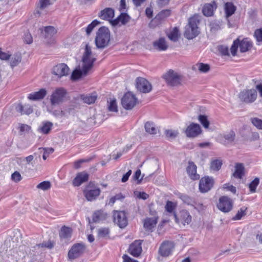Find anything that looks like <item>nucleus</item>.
<instances>
[{
  "mask_svg": "<svg viewBox=\"0 0 262 262\" xmlns=\"http://www.w3.org/2000/svg\"><path fill=\"white\" fill-rule=\"evenodd\" d=\"M92 53L91 48L88 45H86L84 54L82 56V67L81 70H75L71 75V79L76 80L82 76L86 75L88 72L93 68L94 63L96 61V58L92 56Z\"/></svg>",
  "mask_w": 262,
  "mask_h": 262,
  "instance_id": "1",
  "label": "nucleus"
},
{
  "mask_svg": "<svg viewBox=\"0 0 262 262\" xmlns=\"http://www.w3.org/2000/svg\"><path fill=\"white\" fill-rule=\"evenodd\" d=\"M111 33L108 28L106 27H100L96 33L95 44L99 49H104L106 47L110 41Z\"/></svg>",
  "mask_w": 262,
  "mask_h": 262,
  "instance_id": "2",
  "label": "nucleus"
},
{
  "mask_svg": "<svg viewBox=\"0 0 262 262\" xmlns=\"http://www.w3.org/2000/svg\"><path fill=\"white\" fill-rule=\"evenodd\" d=\"M200 23L199 15L194 14L189 18L188 24L186 26L184 36L188 39L195 37L199 33L198 25Z\"/></svg>",
  "mask_w": 262,
  "mask_h": 262,
  "instance_id": "3",
  "label": "nucleus"
},
{
  "mask_svg": "<svg viewBox=\"0 0 262 262\" xmlns=\"http://www.w3.org/2000/svg\"><path fill=\"white\" fill-rule=\"evenodd\" d=\"M100 193V188L93 181L89 182L83 190L84 196L89 202L96 200Z\"/></svg>",
  "mask_w": 262,
  "mask_h": 262,
  "instance_id": "4",
  "label": "nucleus"
},
{
  "mask_svg": "<svg viewBox=\"0 0 262 262\" xmlns=\"http://www.w3.org/2000/svg\"><path fill=\"white\" fill-rule=\"evenodd\" d=\"M252 46V42L248 38H245L242 40H240L239 38H237L233 41L230 48V52L232 55L235 56L236 55L238 47L241 52L244 53L250 50Z\"/></svg>",
  "mask_w": 262,
  "mask_h": 262,
  "instance_id": "5",
  "label": "nucleus"
},
{
  "mask_svg": "<svg viewBox=\"0 0 262 262\" xmlns=\"http://www.w3.org/2000/svg\"><path fill=\"white\" fill-rule=\"evenodd\" d=\"M175 248V244L174 242L165 240L162 242L158 251V259L160 260L161 258H165L172 255Z\"/></svg>",
  "mask_w": 262,
  "mask_h": 262,
  "instance_id": "6",
  "label": "nucleus"
},
{
  "mask_svg": "<svg viewBox=\"0 0 262 262\" xmlns=\"http://www.w3.org/2000/svg\"><path fill=\"white\" fill-rule=\"evenodd\" d=\"M68 92L62 87L56 88L50 96V102L52 105L63 102L67 98Z\"/></svg>",
  "mask_w": 262,
  "mask_h": 262,
  "instance_id": "7",
  "label": "nucleus"
},
{
  "mask_svg": "<svg viewBox=\"0 0 262 262\" xmlns=\"http://www.w3.org/2000/svg\"><path fill=\"white\" fill-rule=\"evenodd\" d=\"M138 103V99L135 95L130 92L125 93L121 99L123 107L127 110L133 109Z\"/></svg>",
  "mask_w": 262,
  "mask_h": 262,
  "instance_id": "8",
  "label": "nucleus"
},
{
  "mask_svg": "<svg viewBox=\"0 0 262 262\" xmlns=\"http://www.w3.org/2000/svg\"><path fill=\"white\" fill-rule=\"evenodd\" d=\"M257 94L253 89H244L238 94V98L241 101L245 103H252L257 99Z\"/></svg>",
  "mask_w": 262,
  "mask_h": 262,
  "instance_id": "9",
  "label": "nucleus"
},
{
  "mask_svg": "<svg viewBox=\"0 0 262 262\" xmlns=\"http://www.w3.org/2000/svg\"><path fill=\"white\" fill-rule=\"evenodd\" d=\"M163 79L170 86H177L181 84L182 77L172 70H169L163 75Z\"/></svg>",
  "mask_w": 262,
  "mask_h": 262,
  "instance_id": "10",
  "label": "nucleus"
},
{
  "mask_svg": "<svg viewBox=\"0 0 262 262\" xmlns=\"http://www.w3.org/2000/svg\"><path fill=\"white\" fill-rule=\"evenodd\" d=\"M175 222L178 224L189 225L192 221V216L186 210H182L180 211L179 215L174 213Z\"/></svg>",
  "mask_w": 262,
  "mask_h": 262,
  "instance_id": "11",
  "label": "nucleus"
},
{
  "mask_svg": "<svg viewBox=\"0 0 262 262\" xmlns=\"http://www.w3.org/2000/svg\"><path fill=\"white\" fill-rule=\"evenodd\" d=\"M171 14V11L165 9L160 12L155 17L152 19L149 24L150 28H155L160 25L162 22L165 20Z\"/></svg>",
  "mask_w": 262,
  "mask_h": 262,
  "instance_id": "12",
  "label": "nucleus"
},
{
  "mask_svg": "<svg viewBox=\"0 0 262 262\" xmlns=\"http://www.w3.org/2000/svg\"><path fill=\"white\" fill-rule=\"evenodd\" d=\"M217 207L220 210L223 212H229L233 208V202L229 197L223 196L219 199Z\"/></svg>",
  "mask_w": 262,
  "mask_h": 262,
  "instance_id": "13",
  "label": "nucleus"
},
{
  "mask_svg": "<svg viewBox=\"0 0 262 262\" xmlns=\"http://www.w3.org/2000/svg\"><path fill=\"white\" fill-rule=\"evenodd\" d=\"M85 250V246L80 243L73 245L68 252V256L69 259L73 260L80 256Z\"/></svg>",
  "mask_w": 262,
  "mask_h": 262,
  "instance_id": "14",
  "label": "nucleus"
},
{
  "mask_svg": "<svg viewBox=\"0 0 262 262\" xmlns=\"http://www.w3.org/2000/svg\"><path fill=\"white\" fill-rule=\"evenodd\" d=\"M214 180L208 176L201 179L199 183V190L201 192L205 193L210 190L213 187Z\"/></svg>",
  "mask_w": 262,
  "mask_h": 262,
  "instance_id": "15",
  "label": "nucleus"
},
{
  "mask_svg": "<svg viewBox=\"0 0 262 262\" xmlns=\"http://www.w3.org/2000/svg\"><path fill=\"white\" fill-rule=\"evenodd\" d=\"M113 218L114 222L121 228L125 227L127 225V220L124 211H114Z\"/></svg>",
  "mask_w": 262,
  "mask_h": 262,
  "instance_id": "16",
  "label": "nucleus"
},
{
  "mask_svg": "<svg viewBox=\"0 0 262 262\" xmlns=\"http://www.w3.org/2000/svg\"><path fill=\"white\" fill-rule=\"evenodd\" d=\"M70 69L65 63H59L53 68L52 74L58 78L66 76L69 74Z\"/></svg>",
  "mask_w": 262,
  "mask_h": 262,
  "instance_id": "17",
  "label": "nucleus"
},
{
  "mask_svg": "<svg viewBox=\"0 0 262 262\" xmlns=\"http://www.w3.org/2000/svg\"><path fill=\"white\" fill-rule=\"evenodd\" d=\"M152 215V217H147L144 220L143 226L146 231L152 232L157 224L159 216L157 212L155 211Z\"/></svg>",
  "mask_w": 262,
  "mask_h": 262,
  "instance_id": "18",
  "label": "nucleus"
},
{
  "mask_svg": "<svg viewBox=\"0 0 262 262\" xmlns=\"http://www.w3.org/2000/svg\"><path fill=\"white\" fill-rule=\"evenodd\" d=\"M136 88L141 92L148 93L151 90L150 83L145 78L138 77L136 79Z\"/></svg>",
  "mask_w": 262,
  "mask_h": 262,
  "instance_id": "19",
  "label": "nucleus"
},
{
  "mask_svg": "<svg viewBox=\"0 0 262 262\" xmlns=\"http://www.w3.org/2000/svg\"><path fill=\"white\" fill-rule=\"evenodd\" d=\"M185 133L187 137L194 138L201 134L202 129L199 124L191 123L186 128Z\"/></svg>",
  "mask_w": 262,
  "mask_h": 262,
  "instance_id": "20",
  "label": "nucleus"
},
{
  "mask_svg": "<svg viewBox=\"0 0 262 262\" xmlns=\"http://www.w3.org/2000/svg\"><path fill=\"white\" fill-rule=\"evenodd\" d=\"M45 38L47 39V43L51 45L55 43V39L53 36L56 34L57 30L53 26L44 27Z\"/></svg>",
  "mask_w": 262,
  "mask_h": 262,
  "instance_id": "21",
  "label": "nucleus"
},
{
  "mask_svg": "<svg viewBox=\"0 0 262 262\" xmlns=\"http://www.w3.org/2000/svg\"><path fill=\"white\" fill-rule=\"evenodd\" d=\"M89 179V174L87 172L83 171L78 172L72 181V185L75 187H78L82 183L87 182Z\"/></svg>",
  "mask_w": 262,
  "mask_h": 262,
  "instance_id": "22",
  "label": "nucleus"
},
{
  "mask_svg": "<svg viewBox=\"0 0 262 262\" xmlns=\"http://www.w3.org/2000/svg\"><path fill=\"white\" fill-rule=\"evenodd\" d=\"M130 19V16L125 13H121L116 18L111 21L113 26H121L126 25Z\"/></svg>",
  "mask_w": 262,
  "mask_h": 262,
  "instance_id": "23",
  "label": "nucleus"
},
{
  "mask_svg": "<svg viewBox=\"0 0 262 262\" xmlns=\"http://www.w3.org/2000/svg\"><path fill=\"white\" fill-rule=\"evenodd\" d=\"M115 16L114 9L111 8H106L101 10L98 14V16L101 19L105 20H108L111 23Z\"/></svg>",
  "mask_w": 262,
  "mask_h": 262,
  "instance_id": "24",
  "label": "nucleus"
},
{
  "mask_svg": "<svg viewBox=\"0 0 262 262\" xmlns=\"http://www.w3.org/2000/svg\"><path fill=\"white\" fill-rule=\"evenodd\" d=\"M142 251L141 242L139 241H135L129 246V252L134 257H138Z\"/></svg>",
  "mask_w": 262,
  "mask_h": 262,
  "instance_id": "25",
  "label": "nucleus"
},
{
  "mask_svg": "<svg viewBox=\"0 0 262 262\" xmlns=\"http://www.w3.org/2000/svg\"><path fill=\"white\" fill-rule=\"evenodd\" d=\"M196 169L197 167L193 162L189 161L188 162L186 171L190 179L193 180H196L200 178L199 174L196 173Z\"/></svg>",
  "mask_w": 262,
  "mask_h": 262,
  "instance_id": "26",
  "label": "nucleus"
},
{
  "mask_svg": "<svg viewBox=\"0 0 262 262\" xmlns=\"http://www.w3.org/2000/svg\"><path fill=\"white\" fill-rule=\"evenodd\" d=\"M217 8V4L215 1L211 4H205L202 9L203 14L206 16L213 15L214 11Z\"/></svg>",
  "mask_w": 262,
  "mask_h": 262,
  "instance_id": "27",
  "label": "nucleus"
},
{
  "mask_svg": "<svg viewBox=\"0 0 262 262\" xmlns=\"http://www.w3.org/2000/svg\"><path fill=\"white\" fill-rule=\"evenodd\" d=\"M47 95L45 89H41L38 92L30 93L28 96V99L32 101L42 99Z\"/></svg>",
  "mask_w": 262,
  "mask_h": 262,
  "instance_id": "28",
  "label": "nucleus"
},
{
  "mask_svg": "<svg viewBox=\"0 0 262 262\" xmlns=\"http://www.w3.org/2000/svg\"><path fill=\"white\" fill-rule=\"evenodd\" d=\"M16 111L20 115H29L33 112V109L29 104L23 105L21 103L17 104L15 106Z\"/></svg>",
  "mask_w": 262,
  "mask_h": 262,
  "instance_id": "29",
  "label": "nucleus"
},
{
  "mask_svg": "<svg viewBox=\"0 0 262 262\" xmlns=\"http://www.w3.org/2000/svg\"><path fill=\"white\" fill-rule=\"evenodd\" d=\"M155 48L159 51H165L168 48V45L164 38L161 37L153 43Z\"/></svg>",
  "mask_w": 262,
  "mask_h": 262,
  "instance_id": "30",
  "label": "nucleus"
},
{
  "mask_svg": "<svg viewBox=\"0 0 262 262\" xmlns=\"http://www.w3.org/2000/svg\"><path fill=\"white\" fill-rule=\"evenodd\" d=\"M235 171L233 174V177L235 178L242 179L244 175L245 168L243 164L237 163L235 164Z\"/></svg>",
  "mask_w": 262,
  "mask_h": 262,
  "instance_id": "31",
  "label": "nucleus"
},
{
  "mask_svg": "<svg viewBox=\"0 0 262 262\" xmlns=\"http://www.w3.org/2000/svg\"><path fill=\"white\" fill-rule=\"evenodd\" d=\"M97 98L96 94L93 93L89 95H81L80 98L83 100V102L88 104H91L95 103Z\"/></svg>",
  "mask_w": 262,
  "mask_h": 262,
  "instance_id": "32",
  "label": "nucleus"
},
{
  "mask_svg": "<svg viewBox=\"0 0 262 262\" xmlns=\"http://www.w3.org/2000/svg\"><path fill=\"white\" fill-rule=\"evenodd\" d=\"M72 229L70 227L63 226L59 232V237L60 238H68L71 236Z\"/></svg>",
  "mask_w": 262,
  "mask_h": 262,
  "instance_id": "33",
  "label": "nucleus"
},
{
  "mask_svg": "<svg viewBox=\"0 0 262 262\" xmlns=\"http://www.w3.org/2000/svg\"><path fill=\"white\" fill-rule=\"evenodd\" d=\"M106 214L103 210L100 209L95 211L92 216L93 221L95 223L98 222L100 220L105 219Z\"/></svg>",
  "mask_w": 262,
  "mask_h": 262,
  "instance_id": "34",
  "label": "nucleus"
},
{
  "mask_svg": "<svg viewBox=\"0 0 262 262\" xmlns=\"http://www.w3.org/2000/svg\"><path fill=\"white\" fill-rule=\"evenodd\" d=\"M144 127L145 131L149 134L155 135L157 134V128L155 127L152 122H147L145 123Z\"/></svg>",
  "mask_w": 262,
  "mask_h": 262,
  "instance_id": "35",
  "label": "nucleus"
},
{
  "mask_svg": "<svg viewBox=\"0 0 262 262\" xmlns=\"http://www.w3.org/2000/svg\"><path fill=\"white\" fill-rule=\"evenodd\" d=\"M177 203L172 202L170 201H167L165 206V210L170 213H172L174 215L175 210L177 207Z\"/></svg>",
  "mask_w": 262,
  "mask_h": 262,
  "instance_id": "36",
  "label": "nucleus"
},
{
  "mask_svg": "<svg viewBox=\"0 0 262 262\" xmlns=\"http://www.w3.org/2000/svg\"><path fill=\"white\" fill-rule=\"evenodd\" d=\"M169 39L173 41H177L179 37V29L174 27L170 33L167 34Z\"/></svg>",
  "mask_w": 262,
  "mask_h": 262,
  "instance_id": "37",
  "label": "nucleus"
},
{
  "mask_svg": "<svg viewBox=\"0 0 262 262\" xmlns=\"http://www.w3.org/2000/svg\"><path fill=\"white\" fill-rule=\"evenodd\" d=\"M259 184V179L255 178L249 184V191L251 193H255L256 191V188Z\"/></svg>",
  "mask_w": 262,
  "mask_h": 262,
  "instance_id": "38",
  "label": "nucleus"
},
{
  "mask_svg": "<svg viewBox=\"0 0 262 262\" xmlns=\"http://www.w3.org/2000/svg\"><path fill=\"white\" fill-rule=\"evenodd\" d=\"M247 210V208L246 207H243L241 208L235 214L234 216L233 217L232 220L234 221L239 220L243 216L246 215V211Z\"/></svg>",
  "mask_w": 262,
  "mask_h": 262,
  "instance_id": "39",
  "label": "nucleus"
},
{
  "mask_svg": "<svg viewBox=\"0 0 262 262\" xmlns=\"http://www.w3.org/2000/svg\"><path fill=\"white\" fill-rule=\"evenodd\" d=\"M124 198L125 196L122 193H119L110 199L108 204L113 205L116 201H122Z\"/></svg>",
  "mask_w": 262,
  "mask_h": 262,
  "instance_id": "40",
  "label": "nucleus"
},
{
  "mask_svg": "<svg viewBox=\"0 0 262 262\" xmlns=\"http://www.w3.org/2000/svg\"><path fill=\"white\" fill-rule=\"evenodd\" d=\"M52 126L53 124L52 123L49 122H45L42 124V126L40 127V132L44 134H47L50 132L52 127Z\"/></svg>",
  "mask_w": 262,
  "mask_h": 262,
  "instance_id": "41",
  "label": "nucleus"
},
{
  "mask_svg": "<svg viewBox=\"0 0 262 262\" xmlns=\"http://www.w3.org/2000/svg\"><path fill=\"white\" fill-rule=\"evenodd\" d=\"M198 119L205 128H208L209 127L210 123L206 116L200 115L199 116Z\"/></svg>",
  "mask_w": 262,
  "mask_h": 262,
  "instance_id": "42",
  "label": "nucleus"
},
{
  "mask_svg": "<svg viewBox=\"0 0 262 262\" xmlns=\"http://www.w3.org/2000/svg\"><path fill=\"white\" fill-rule=\"evenodd\" d=\"M100 24V22L97 19L94 20L90 24H89L88 27L85 28V32L87 35H90L92 32V30L94 28L98 25Z\"/></svg>",
  "mask_w": 262,
  "mask_h": 262,
  "instance_id": "43",
  "label": "nucleus"
},
{
  "mask_svg": "<svg viewBox=\"0 0 262 262\" xmlns=\"http://www.w3.org/2000/svg\"><path fill=\"white\" fill-rule=\"evenodd\" d=\"M222 165V162L219 160H213L210 165V168L214 170H219Z\"/></svg>",
  "mask_w": 262,
  "mask_h": 262,
  "instance_id": "44",
  "label": "nucleus"
},
{
  "mask_svg": "<svg viewBox=\"0 0 262 262\" xmlns=\"http://www.w3.org/2000/svg\"><path fill=\"white\" fill-rule=\"evenodd\" d=\"M165 134L166 138L169 139H172L178 136L179 132L177 130L167 129L165 130Z\"/></svg>",
  "mask_w": 262,
  "mask_h": 262,
  "instance_id": "45",
  "label": "nucleus"
},
{
  "mask_svg": "<svg viewBox=\"0 0 262 262\" xmlns=\"http://www.w3.org/2000/svg\"><path fill=\"white\" fill-rule=\"evenodd\" d=\"M93 159V158H90L88 159H79L75 161L74 162V167L75 169H77L81 167V164L83 163L89 162Z\"/></svg>",
  "mask_w": 262,
  "mask_h": 262,
  "instance_id": "46",
  "label": "nucleus"
},
{
  "mask_svg": "<svg viewBox=\"0 0 262 262\" xmlns=\"http://www.w3.org/2000/svg\"><path fill=\"white\" fill-rule=\"evenodd\" d=\"M254 36L255 38L257 45H259L262 42V28L256 29L254 33Z\"/></svg>",
  "mask_w": 262,
  "mask_h": 262,
  "instance_id": "47",
  "label": "nucleus"
},
{
  "mask_svg": "<svg viewBox=\"0 0 262 262\" xmlns=\"http://www.w3.org/2000/svg\"><path fill=\"white\" fill-rule=\"evenodd\" d=\"M252 124L258 129H262V120L256 117L250 119Z\"/></svg>",
  "mask_w": 262,
  "mask_h": 262,
  "instance_id": "48",
  "label": "nucleus"
},
{
  "mask_svg": "<svg viewBox=\"0 0 262 262\" xmlns=\"http://www.w3.org/2000/svg\"><path fill=\"white\" fill-rule=\"evenodd\" d=\"M52 3L50 0H39L37 7L40 9H44L52 5Z\"/></svg>",
  "mask_w": 262,
  "mask_h": 262,
  "instance_id": "49",
  "label": "nucleus"
},
{
  "mask_svg": "<svg viewBox=\"0 0 262 262\" xmlns=\"http://www.w3.org/2000/svg\"><path fill=\"white\" fill-rule=\"evenodd\" d=\"M51 183L49 181H43L37 185V188L43 190H48L51 188Z\"/></svg>",
  "mask_w": 262,
  "mask_h": 262,
  "instance_id": "50",
  "label": "nucleus"
},
{
  "mask_svg": "<svg viewBox=\"0 0 262 262\" xmlns=\"http://www.w3.org/2000/svg\"><path fill=\"white\" fill-rule=\"evenodd\" d=\"M108 108V110L111 112H118V106L116 102V100L115 99H113L111 100Z\"/></svg>",
  "mask_w": 262,
  "mask_h": 262,
  "instance_id": "51",
  "label": "nucleus"
},
{
  "mask_svg": "<svg viewBox=\"0 0 262 262\" xmlns=\"http://www.w3.org/2000/svg\"><path fill=\"white\" fill-rule=\"evenodd\" d=\"M21 57L19 55H15L11 60L10 64L12 67L16 66L21 61Z\"/></svg>",
  "mask_w": 262,
  "mask_h": 262,
  "instance_id": "52",
  "label": "nucleus"
},
{
  "mask_svg": "<svg viewBox=\"0 0 262 262\" xmlns=\"http://www.w3.org/2000/svg\"><path fill=\"white\" fill-rule=\"evenodd\" d=\"M235 133L233 130H230L229 132L224 135V137L225 139L228 142H232L235 139Z\"/></svg>",
  "mask_w": 262,
  "mask_h": 262,
  "instance_id": "53",
  "label": "nucleus"
},
{
  "mask_svg": "<svg viewBox=\"0 0 262 262\" xmlns=\"http://www.w3.org/2000/svg\"><path fill=\"white\" fill-rule=\"evenodd\" d=\"M200 72L206 73L210 69V66L208 64H205L203 63H199L196 64Z\"/></svg>",
  "mask_w": 262,
  "mask_h": 262,
  "instance_id": "54",
  "label": "nucleus"
},
{
  "mask_svg": "<svg viewBox=\"0 0 262 262\" xmlns=\"http://www.w3.org/2000/svg\"><path fill=\"white\" fill-rule=\"evenodd\" d=\"M11 179L16 183H18L22 179L20 173L16 171L11 175Z\"/></svg>",
  "mask_w": 262,
  "mask_h": 262,
  "instance_id": "55",
  "label": "nucleus"
},
{
  "mask_svg": "<svg viewBox=\"0 0 262 262\" xmlns=\"http://www.w3.org/2000/svg\"><path fill=\"white\" fill-rule=\"evenodd\" d=\"M135 195L137 196L139 199H141L143 200H146L148 198L149 195L145 192H139V191H135Z\"/></svg>",
  "mask_w": 262,
  "mask_h": 262,
  "instance_id": "56",
  "label": "nucleus"
},
{
  "mask_svg": "<svg viewBox=\"0 0 262 262\" xmlns=\"http://www.w3.org/2000/svg\"><path fill=\"white\" fill-rule=\"evenodd\" d=\"M109 233V229L107 228H101L98 231V235L101 237H105L108 235Z\"/></svg>",
  "mask_w": 262,
  "mask_h": 262,
  "instance_id": "57",
  "label": "nucleus"
},
{
  "mask_svg": "<svg viewBox=\"0 0 262 262\" xmlns=\"http://www.w3.org/2000/svg\"><path fill=\"white\" fill-rule=\"evenodd\" d=\"M44 152L42 156L43 160H46L50 154H52L54 151V149L52 148H43Z\"/></svg>",
  "mask_w": 262,
  "mask_h": 262,
  "instance_id": "58",
  "label": "nucleus"
},
{
  "mask_svg": "<svg viewBox=\"0 0 262 262\" xmlns=\"http://www.w3.org/2000/svg\"><path fill=\"white\" fill-rule=\"evenodd\" d=\"M24 41L27 44H31L33 42V38L30 33H27L24 35Z\"/></svg>",
  "mask_w": 262,
  "mask_h": 262,
  "instance_id": "59",
  "label": "nucleus"
},
{
  "mask_svg": "<svg viewBox=\"0 0 262 262\" xmlns=\"http://www.w3.org/2000/svg\"><path fill=\"white\" fill-rule=\"evenodd\" d=\"M31 129V127L27 124H21L19 127V132L20 133L25 132H29Z\"/></svg>",
  "mask_w": 262,
  "mask_h": 262,
  "instance_id": "60",
  "label": "nucleus"
},
{
  "mask_svg": "<svg viewBox=\"0 0 262 262\" xmlns=\"http://www.w3.org/2000/svg\"><path fill=\"white\" fill-rule=\"evenodd\" d=\"M11 55L8 53L4 52L0 48V59L2 60H8L10 58Z\"/></svg>",
  "mask_w": 262,
  "mask_h": 262,
  "instance_id": "61",
  "label": "nucleus"
},
{
  "mask_svg": "<svg viewBox=\"0 0 262 262\" xmlns=\"http://www.w3.org/2000/svg\"><path fill=\"white\" fill-rule=\"evenodd\" d=\"M224 188L230 190L232 192L235 193L236 192V188L232 186L229 185L228 184H226L224 185Z\"/></svg>",
  "mask_w": 262,
  "mask_h": 262,
  "instance_id": "62",
  "label": "nucleus"
},
{
  "mask_svg": "<svg viewBox=\"0 0 262 262\" xmlns=\"http://www.w3.org/2000/svg\"><path fill=\"white\" fill-rule=\"evenodd\" d=\"M123 262H138L137 260L132 259L126 254H124L122 256Z\"/></svg>",
  "mask_w": 262,
  "mask_h": 262,
  "instance_id": "63",
  "label": "nucleus"
},
{
  "mask_svg": "<svg viewBox=\"0 0 262 262\" xmlns=\"http://www.w3.org/2000/svg\"><path fill=\"white\" fill-rule=\"evenodd\" d=\"M132 174V170H129L125 174H124L121 179L122 182H126L128 180Z\"/></svg>",
  "mask_w": 262,
  "mask_h": 262,
  "instance_id": "64",
  "label": "nucleus"
}]
</instances>
